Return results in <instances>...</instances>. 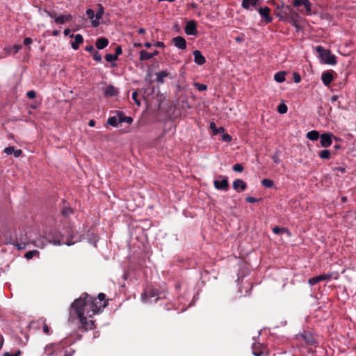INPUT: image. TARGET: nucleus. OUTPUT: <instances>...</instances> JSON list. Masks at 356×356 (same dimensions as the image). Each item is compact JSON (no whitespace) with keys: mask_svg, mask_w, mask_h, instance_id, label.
Returning a JSON list of instances; mask_svg holds the SVG:
<instances>
[{"mask_svg":"<svg viewBox=\"0 0 356 356\" xmlns=\"http://www.w3.org/2000/svg\"><path fill=\"white\" fill-rule=\"evenodd\" d=\"M210 129L213 131L214 134H220L224 131V128L222 127L218 129L216 127L215 122H212L209 125Z\"/></svg>","mask_w":356,"mask_h":356,"instance_id":"obj_32","label":"nucleus"},{"mask_svg":"<svg viewBox=\"0 0 356 356\" xmlns=\"http://www.w3.org/2000/svg\"><path fill=\"white\" fill-rule=\"evenodd\" d=\"M159 295L158 291L152 286L147 287L142 294V300L147 302L150 298H155Z\"/></svg>","mask_w":356,"mask_h":356,"instance_id":"obj_9","label":"nucleus"},{"mask_svg":"<svg viewBox=\"0 0 356 356\" xmlns=\"http://www.w3.org/2000/svg\"><path fill=\"white\" fill-rule=\"evenodd\" d=\"M118 59V58L117 57V56H115V54H107L106 56H105V60L107 61V62H113V61H115Z\"/></svg>","mask_w":356,"mask_h":356,"instance_id":"obj_38","label":"nucleus"},{"mask_svg":"<svg viewBox=\"0 0 356 356\" xmlns=\"http://www.w3.org/2000/svg\"><path fill=\"white\" fill-rule=\"evenodd\" d=\"M252 354L254 356H268L269 350L267 346L259 342L253 343L252 346Z\"/></svg>","mask_w":356,"mask_h":356,"instance_id":"obj_6","label":"nucleus"},{"mask_svg":"<svg viewBox=\"0 0 356 356\" xmlns=\"http://www.w3.org/2000/svg\"><path fill=\"white\" fill-rule=\"evenodd\" d=\"M33 42V40L31 38H25L24 40V44L28 46Z\"/></svg>","mask_w":356,"mask_h":356,"instance_id":"obj_55","label":"nucleus"},{"mask_svg":"<svg viewBox=\"0 0 356 356\" xmlns=\"http://www.w3.org/2000/svg\"><path fill=\"white\" fill-rule=\"evenodd\" d=\"M195 86L199 91H204L207 89V86L206 85L199 83H195Z\"/></svg>","mask_w":356,"mask_h":356,"instance_id":"obj_42","label":"nucleus"},{"mask_svg":"<svg viewBox=\"0 0 356 356\" xmlns=\"http://www.w3.org/2000/svg\"><path fill=\"white\" fill-rule=\"evenodd\" d=\"M22 46L21 44H14L13 47H7L4 49L7 54H17L21 49Z\"/></svg>","mask_w":356,"mask_h":356,"instance_id":"obj_27","label":"nucleus"},{"mask_svg":"<svg viewBox=\"0 0 356 356\" xmlns=\"http://www.w3.org/2000/svg\"><path fill=\"white\" fill-rule=\"evenodd\" d=\"M172 42L175 46L180 49H186V40L181 36H177L172 39Z\"/></svg>","mask_w":356,"mask_h":356,"instance_id":"obj_17","label":"nucleus"},{"mask_svg":"<svg viewBox=\"0 0 356 356\" xmlns=\"http://www.w3.org/2000/svg\"><path fill=\"white\" fill-rule=\"evenodd\" d=\"M259 0H242V7L246 10L250 9L251 7L256 8Z\"/></svg>","mask_w":356,"mask_h":356,"instance_id":"obj_20","label":"nucleus"},{"mask_svg":"<svg viewBox=\"0 0 356 356\" xmlns=\"http://www.w3.org/2000/svg\"><path fill=\"white\" fill-rule=\"evenodd\" d=\"M282 13L284 14L286 17V19L290 22L293 26L298 27V20L297 18L298 17V13L292 8L291 6H286L282 10Z\"/></svg>","mask_w":356,"mask_h":356,"instance_id":"obj_5","label":"nucleus"},{"mask_svg":"<svg viewBox=\"0 0 356 356\" xmlns=\"http://www.w3.org/2000/svg\"><path fill=\"white\" fill-rule=\"evenodd\" d=\"M122 47L121 46L118 45L117 46V47L115 48V55L117 56V57L118 58V56L122 54Z\"/></svg>","mask_w":356,"mask_h":356,"instance_id":"obj_54","label":"nucleus"},{"mask_svg":"<svg viewBox=\"0 0 356 356\" xmlns=\"http://www.w3.org/2000/svg\"><path fill=\"white\" fill-rule=\"evenodd\" d=\"M193 54L194 56V61L197 65H202L206 62L205 58L202 56L200 51L195 50Z\"/></svg>","mask_w":356,"mask_h":356,"instance_id":"obj_19","label":"nucleus"},{"mask_svg":"<svg viewBox=\"0 0 356 356\" xmlns=\"http://www.w3.org/2000/svg\"><path fill=\"white\" fill-rule=\"evenodd\" d=\"M152 58L151 53L147 52L145 50H141L140 51V60H148Z\"/></svg>","mask_w":356,"mask_h":356,"instance_id":"obj_29","label":"nucleus"},{"mask_svg":"<svg viewBox=\"0 0 356 356\" xmlns=\"http://www.w3.org/2000/svg\"><path fill=\"white\" fill-rule=\"evenodd\" d=\"M95 120H90L89 121V122H88V125H89L90 127H94V126H95Z\"/></svg>","mask_w":356,"mask_h":356,"instance_id":"obj_62","label":"nucleus"},{"mask_svg":"<svg viewBox=\"0 0 356 356\" xmlns=\"http://www.w3.org/2000/svg\"><path fill=\"white\" fill-rule=\"evenodd\" d=\"M333 134L331 133H323L320 136V143L323 147H328L332 143Z\"/></svg>","mask_w":356,"mask_h":356,"instance_id":"obj_10","label":"nucleus"},{"mask_svg":"<svg viewBox=\"0 0 356 356\" xmlns=\"http://www.w3.org/2000/svg\"><path fill=\"white\" fill-rule=\"evenodd\" d=\"M155 46L157 47H164L165 44L163 42L159 41L155 44Z\"/></svg>","mask_w":356,"mask_h":356,"instance_id":"obj_60","label":"nucleus"},{"mask_svg":"<svg viewBox=\"0 0 356 356\" xmlns=\"http://www.w3.org/2000/svg\"><path fill=\"white\" fill-rule=\"evenodd\" d=\"M333 71H325L321 74V80L323 84L328 86L333 81Z\"/></svg>","mask_w":356,"mask_h":356,"instance_id":"obj_16","label":"nucleus"},{"mask_svg":"<svg viewBox=\"0 0 356 356\" xmlns=\"http://www.w3.org/2000/svg\"><path fill=\"white\" fill-rule=\"evenodd\" d=\"M14 151H15V147L13 146H9L8 147H6L4 149V152L8 155L14 153Z\"/></svg>","mask_w":356,"mask_h":356,"instance_id":"obj_47","label":"nucleus"},{"mask_svg":"<svg viewBox=\"0 0 356 356\" xmlns=\"http://www.w3.org/2000/svg\"><path fill=\"white\" fill-rule=\"evenodd\" d=\"M98 10L95 14V19L92 21V26L93 27H97L99 24V19H102L104 13V8L103 6L100 3L97 4Z\"/></svg>","mask_w":356,"mask_h":356,"instance_id":"obj_15","label":"nucleus"},{"mask_svg":"<svg viewBox=\"0 0 356 356\" xmlns=\"http://www.w3.org/2000/svg\"><path fill=\"white\" fill-rule=\"evenodd\" d=\"M60 349V346L59 344L47 345L45 348V354L47 356H57Z\"/></svg>","mask_w":356,"mask_h":356,"instance_id":"obj_12","label":"nucleus"},{"mask_svg":"<svg viewBox=\"0 0 356 356\" xmlns=\"http://www.w3.org/2000/svg\"><path fill=\"white\" fill-rule=\"evenodd\" d=\"M338 96L334 95L331 97V102L334 104L335 106H337L338 108L340 107L341 103L339 102H337Z\"/></svg>","mask_w":356,"mask_h":356,"instance_id":"obj_45","label":"nucleus"},{"mask_svg":"<svg viewBox=\"0 0 356 356\" xmlns=\"http://www.w3.org/2000/svg\"><path fill=\"white\" fill-rule=\"evenodd\" d=\"M92 58L95 60L100 62L102 60V55L97 51L92 53Z\"/></svg>","mask_w":356,"mask_h":356,"instance_id":"obj_44","label":"nucleus"},{"mask_svg":"<svg viewBox=\"0 0 356 356\" xmlns=\"http://www.w3.org/2000/svg\"><path fill=\"white\" fill-rule=\"evenodd\" d=\"M86 15H88V18L91 19L92 21L94 20L93 18L95 17L94 10L91 8H88L86 10Z\"/></svg>","mask_w":356,"mask_h":356,"instance_id":"obj_43","label":"nucleus"},{"mask_svg":"<svg viewBox=\"0 0 356 356\" xmlns=\"http://www.w3.org/2000/svg\"><path fill=\"white\" fill-rule=\"evenodd\" d=\"M35 255H39V252L38 250H30L26 252V254H24V257L26 259H31Z\"/></svg>","mask_w":356,"mask_h":356,"instance_id":"obj_33","label":"nucleus"},{"mask_svg":"<svg viewBox=\"0 0 356 356\" xmlns=\"http://www.w3.org/2000/svg\"><path fill=\"white\" fill-rule=\"evenodd\" d=\"M245 200L249 202V203H256L259 200V199H257L254 197H251V196H248L246 197Z\"/></svg>","mask_w":356,"mask_h":356,"instance_id":"obj_49","label":"nucleus"},{"mask_svg":"<svg viewBox=\"0 0 356 356\" xmlns=\"http://www.w3.org/2000/svg\"><path fill=\"white\" fill-rule=\"evenodd\" d=\"M155 74L156 76V81L159 83H164V79L170 76V72H168L167 70H163L159 72H156Z\"/></svg>","mask_w":356,"mask_h":356,"instance_id":"obj_25","label":"nucleus"},{"mask_svg":"<svg viewBox=\"0 0 356 356\" xmlns=\"http://www.w3.org/2000/svg\"><path fill=\"white\" fill-rule=\"evenodd\" d=\"M337 170L342 172V173H344L346 172V170L344 168H341V167H339V168H336Z\"/></svg>","mask_w":356,"mask_h":356,"instance_id":"obj_61","label":"nucleus"},{"mask_svg":"<svg viewBox=\"0 0 356 356\" xmlns=\"http://www.w3.org/2000/svg\"><path fill=\"white\" fill-rule=\"evenodd\" d=\"M118 90L114 86L110 85L104 90V96L106 97H111L118 95Z\"/></svg>","mask_w":356,"mask_h":356,"instance_id":"obj_21","label":"nucleus"},{"mask_svg":"<svg viewBox=\"0 0 356 356\" xmlns=\"http://www.w3.org/2000/svg\"><path fill=\"white\" fill-rule=\"evenodd\" d=\"M232 169L235 172H241L243 170V166L240 163H236L233 165Z\"/></svg>","mask_w":356,"mask_h":356,"instance_id":"obj_41","label":"nucleus"},{"mask_svg":"<svg viewBox=\"0 0 356 356\" xmlns=\"http://www.w3.org/2000/svg\"><path fill=\"white\" fill-rule=\"evenodd\" d=\"M316 50L325 63L332 65L337 63L336 56L329 49H325L322 46H317Z\"/></svg>","mask_w":356,"mask_h":356,"instance_id":"obj_3","label":"nucleus"},{"mask_svg":"<svg viewBox=\"0 0 356 356\" xmlns=\"http://www.w3.org/2000/svg\"><path fill=\"white\" fill-rule=\"evenodd\" d=\"M108 44V40L104 37L98 38L96 40L95 45L97 49H103Z\"/></svg>","mask_w":356,"mask_h":356,"instance_id":"obj_22","label":"nucleus"},{"mask_svg":"<svg viewBox=\"0 0 356 356\" xmlns=\"http://www.w3.org/2000/svg\"><path fill=\"white\" fill-rule=\"evenodd\" d=\"M85 50L86 51H88V52H91V53H93L95 51V49H94V47L93 45L92 44H90V45H88L85 47Z\"/></svg>","mask_w":356,"mask_h":356,"instance_id":"obj_56","label":"nucleus"},{"mask_svg":"<svg viewBox=\"0 0 356 356\" xmlns=\"http://www.w3.org/2000/svg\"><path fill=\"white\" fill-rule=\"evenodd\" d=\"M277 16H278V17L280 18V19H282V20H284H284H286V17H285L284 14L282 13V11H281V12H280V13H279V14L277 15Z\"/></svg>","mask_w":356,"mask_h":356,"instance_id":"obj_59","label":"nucleus"},{"mask_svg":"<svg viewBox=\"0 0 356 356\" xmlns=\"http://www.w3.org/2000/svg\"><path fill=\"white\" fill-rule=\"evenodd\" d=\"M107 124L113 126V127H117L118 126V121L117 118L115 116H112L108 118L107 120Z\"/></svg>","mask_w":356,"mask_h":356,"instance_id":"obj_36","label":"nucleus"},{"mask_svg":"<svg viewBox=\"0 0 356 356\" xmlns=\"http://www.w3.org/2000/svg\"><path fill=\"white\" fill-rule=\"evenodd\" d=\"M294 82L298 83L301 81V76L298 72H293V74Z\"/></svg>","mask_w":356,"mask_h":356,"instance_id":"obj_46","label":"nucleus"},{"mask_svg":"<svg viewBox=\"0 0 356 356\" xmlns=\"http://www.w3.org/2000/svg\"><path fill=\"white\" fill-rule=\"evenodd\" d=\"M131 97H132V99L134 100V102H136V104L137 105H140V101L137 99V97H138V92L134 91L132 92V95H131Z\"/></svg>","mask_w":356,"mask_h":356,"instance_id":"obj_51","label":"nucleus"},{"mask_svg":"<svg viewBox=\"0 0 356 356\" xmlns=\"http://www.w3.org/2000/svg\"><path fill=\"white\" fill-rule=\"evenodd\" d=\"M83 42V38L81 34H76L74 36V41L72 42V48L74 50H77L79 48V45Z\"/></svg>","mask_w":356,"mask_h":356,"instance_id":"obj_23","label":"nucleus"},{"mask_svg":"<svg viewBox=\"0 0 356 356\" xmlns=\"http://www.w3.org/2000/svg\"><path fill=\"white\" fill-rule=\"evenodd\" d=\"M26 96L29 99H33L36 96V93L34 90H29L26 93Z\"/></svg>","mask_w":356,"mask_h":356,"instance_id":"obj_52","label":"nucleus"},{"mask_svg":"<svg viewBox=\"0 0 356 356\" xmlns=\"http://www.w3.org/2000/svg\"><path fill=\"white\" fill-rule=\"evenodd\" d=\"M14 245L15 246H17V248L18 250H23V249H25L26 247V243H16Z\"/></svg>","mask_w":356,"mask_h":356,"instance_id":"obj_53","label":"nucleus"},{"mask_svg":"<svg viewBox=\"0 0 356 356\" xmlns=\"http://www.w3.org/2000/svg\"><path fill=\"white\" fill-rule=\"evenodd\" d=\"M66 232L67 233L66 236H65L64 234H62L60 238L53 239V244L56 245H61L63 244L71 245L79 241V238L77 237L75 234H74V232L72 230V229L67 230Z\"/></svg>","mask_w":356,"mask_h":356,"instance_id":"obj_2","label":"nucleus"},{"mask_svg":"<svg viewBox=\"0 0 356 356\" xmlns=\"http://www.w3.org/2000/svg\"><path fill=\"white\" fill-rule=\"evenodd\" d=\"M331 274H323L309 279L308 283L311 286H313L321 281L329 280L331 279Z\"/></svg>","mask_w":356,"mask_h":356,"instance_id":"obj_14","label":"nucleus"},{"mask_svg":"<svg viewBox=\"0 0 356 356\" xmlns=\"http://www.w3.org/2000/svg\"><path fill=\"white\" fill-rule=\"evenodd\" d=\"M320 136L319 132L316 130L310 131L307 134V138L312 141L317 140Z\"/></svg>","mask_w":356,"mask_h":356,"instance_id":"obj_28","label":"nucleus"},{"mask_svg":"<svg viewBox=\"0 0 356 356\" xmlns=\"http://www.w3.org/2000/svg\"><path fill=\"white\" fill-rule=\"evenodd\" d=\"M185 33L189 35H195L197 33L196 22L191 20L186 23L184 29Z\"/></svg>","mask_w":356,"mask_h":356,"instance_id":"obj_13","label":"nucleus"},{"mask_svg":"<svg viewBox=\"0 0 356 356\" xmlns=\"http://www.w3.org/2000/svg\"><path fill=\"white\" fill-rule=\"evenodd\" d=\"M284 72H278L274 76V79L278 83H282L285 80Z\"/></svg>","mask_w":356,"mask_h":356,"instance_id":"obj_30","label":"nucleus"},{"mask_svg":"<svg viewBox=\"0 0 356 356\" xmlns=\"http://www.w3.org/2000/svg\"><path fill=\"white\" fill-rule=\"evenodd\" d=\"M330 151L328 149H323L318 152V156L320 158L323 159H330Z\"/></svg>","mask_w":356,"mask_h":356,"instance_id":"obj_31","label":"nucleus"},{"mask_svg":"<svg viewBox=\"0 0 356 356\" xmlns=\"http://www.w3.org/2000/svg\"><path fill=\"white\" fill-rule=\"evenodd\" d=\"M261 184L266 188H271L273 186V181L270 179H264L261 181Z\"/></svg>","mask_w":356,"mask_h":356,"instance_id":"obj_34","label":"nucleus"},{"mask_svg":"<svg viewBox=\"0 0 356 356\" xmlns=\"http://www.w3.org/2000/svg\"><path fill=\"white\" fill-rule=\"evenodd\" d=\"M233 188L237 192H241L247 188V184L243 180L237 179L233 182Z\"/></svg>","mask_w":356,"mask_h":356,"instance_id":"obj_18","label":"nucleus"},{"mask_svg":"<svg viewBox=\"0 0 356 356\" xmlns=\"http://www.w3.org/2000/svg\"><path fill=\"white\" fill-rule=\"evenodd\" d=\"M296 339L301 342H305L306 345L316 346L317 341L313 334L309 331H304L296 335Z\"/></svg>","mask_w":356,"mask_h":356,"instance_id":"obj_4","label":"nucleus"},{"mask_svg":"<svg viewBox=\"0 0 356 356\" xmlns=\"http://www.w3.org/2000/svg\"><path fill=\"white\" fill-rule=\"evenodd\" d=\"M61 213L65 216H68L73 213V211L70 207H64L61 210Z\"/></svg>","mask_w":356,"mask_h":356,"instance_id":"obj_40","label":"nucleus"},{"mask_svg":"<svg viewBox=\"0 0 356 356\" xmlns=\"http://www.w3.org/2000/svg\"><path fill=\"white\" fill-rule=\"evenodd\" d=\"M293 6L298 8L303 6L305 9V14L310 15L312 14V3L309 0H293Z\"/></svg>","mask_w":356,"mask_h":356,"instance_id":"obj_8","label":"nucleus"},{"mask_svg":"<svg viewBox=\"0 0 356 356\" xmlns=\"http://www.w3.org/2000/svg\"><path fill=\"white\" fill-rule=\"evenodd\" d=\"M258 11L261 18L264 20V22L266 24H268L272 22L273 18L270 15V9L268 6L260 8Z\"/></svg>","mask_w":356,"mask_h":356,"instance_id":"obj_11","label":"nucleus"},{"mask_svg":"<svg viewBox=\"0 0 356 356\" xmlns=\"http://www.w3.org/2000/svg\"><path fill=\"white\" fill-rule=\"evenodd\" d=\"M44 12L51 18H54V19H56V18H57V17H56L57 14H56V13L55 11L50 12V11H48L47 10H44Z\"/></svg>","mask_w":356,"mask_h":356,"instance_id":"obj_50","label":"nucleus"},{"mask_svg":"<svg viewBox=\"0 0 356 356\" xmlns=\"http://www.w3.org/2000/svg\"><path fill=\"white\" fill-rule=\"evenodd\" d=\"M21 350H17L15 353H13V356H20L21 355Z\"/></svg>","mask_w":356,"mask_h":356,"instance_id":"obj_63","label":"nucleus"},{"mask_svg":"<svg viewBox=\"0 0 356 356\" xmlns=\"http://www.w3.org/2000/svg\"><path fill=\"white\" fill-rule=\"evenodd\" d=\"M3 356H13V353L6 352L3 353Z\"/></svg>","mask_w":356,"mask_h":356,"instance_id":"obj_64","label":"nucleus"},{"mask_svg":"<svg viewBox=\"0 0 356 356\" xmlns=\"http://www.w3.org/2000/svg\"><path fill=\"white\" fill-rule=\"evenodd\" d=\"M288 230L286 229V228H282V227H275L273 229V232L274 234H283L284 232H286Z\"/></svg>","mask_w":356,"mask_h":356,"instance_id":"obj_37","label":"nucleus"},{"mask_svg":"<svg viewBox=\"0 0 356 356\" xmlns=\"http://www.w3.org/2000/svg\"><path fill=\"white\" fill-rule=\"evenodd\" d=\"M288 108L286 104H281L277 107V111L280 114H284L287 112Z\"/></svg>","mask_w":356,"mask_h":356,"instance_id":"obj_39","label":"nucleus"},{"mask_svg":"<svg viewBox=\"0 0 356 356\" xmlns=\"http://www.w3.org/2000/svg\"><path fill=\"white\" fill-rule=\"evenodd\" d=\"M99 302L104 301L102 305H98L96 298L84 293L81 297L74 300L71 305V315L76 316L80 323L79 329L83 332H86L95 328V321L89 318H92L95 314L99 312L102 308L107 306V301H105L106 295L104 293H99L97 296Z\"/></svg>","mask_w":356,"mask_h":356,"instance_id":"obj_1","label":"nucleus"},{"mask_svg":"<svg viewBox=\"0 0 356 356\" xmlns=\"http://www.w3.org/2000/svg\"><path fill=\"white\" fill-rule=\"evenodd\" d=\"M42 331L43 332L47 334V335H49L51 334L52 331L50 329V327L48 326V325L46 323V320H44L43 321V325H42Z\"/></svg>","mask_w":356,"mask_h":356,"instance_id":"obj_35","label":"nucleus"},{"mask_svg":"<svg viewBox=\"0 0 356 356\" xmlns=\"http://www.w3.org/2000/svg\"><path fill=\"white\" fill-rule=\"evenodd\" d=\"M74 350L70 349V350H65V354L63 356H73Z\"/></svg>","mask_w":356,"mask_h":356,"instance_id":"obj_57","label":"nucleus"},{"mask_svg":"<svg viewBox=\"0 0 356 356\" xmlns=\"http://www.w3.org/2000/svg\"><path fill=\"white\" fill-rule=\"evenodd\" d=\"M115 113L118 116V122L122 123L126 122L127 124H131L133 122V118L131 117L124 116L123 113L121 111H116Z\"/></svg>","mask_w":356,"mask_h":356,"instance_id":"obj_24","label":"nucleus"},{"mask_svg":"<svg viewBox=\"0 0 356 356\" xmlns=\"http://www.w3.org/2000/svg\"><path fill=\"white\" fill-rule=\"evenodd\" d=\"M222 139L225 142H230L232 139V136L228 134H225L222 136Z\"/></svg>","mask_w":356,"mask_h":356,"instance_id":"obj_48","label":"nucleus"},{"mask_svg":"<svg viewBox=\"0 0 356 356\" xmlns=\"http://www.w3.org/2000/svg\"><path fill=\"white\" fill-rule=\"evenodd\" d=\"M73 17L71 15H60L55 19V22L58 24H63L67 22L71 21Z\"/></svg>","mask_w":356,"mask_h":356,"instance_id":"obj_26","label":"nucleus"},{"mask_svg":"<svg viewBox=\"0 0 356 356\" xmlns=\"http://www.w3.org/2000/svg\"><path fill=\"white\" fill-rule=\"evenodd\" d=\"M13 154L15 157H19L22 154V151L21 149H17L14 151Z\"/></svg>","mask_w":356,"mask_h":356,"instance_id":"obj_58","label":"nucleus"},{"mask_svg":"<svg viewBox=\"0 0 356 356\" xmlns=\"http://www.w3.org/2000/svg\"><path fill=\"white\" fill-rule=\"evenodd\" d=\"M219 178H222V180H214L213 186L217 190L227 191L229 188L228 178L225 176L219 175Z\"/></svg>","mask_w":356,"mask_h":356,"instance_id":"obj_7","label":"nucleus"}]
</instances>
